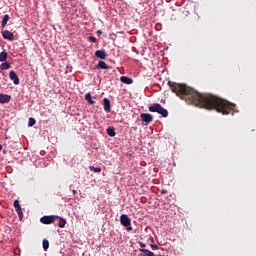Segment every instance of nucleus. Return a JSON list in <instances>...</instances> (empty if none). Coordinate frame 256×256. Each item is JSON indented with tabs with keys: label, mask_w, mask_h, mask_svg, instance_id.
I'll list each match as a JSON object with an SVG mask.
<instances>
[{
	"label": "nucleus",
	"mask_w": 256,
	"mask_h": 256,
	"mask_svg": "<svg viewBox=\"0 0 256 256\" xmlns=\"http://www.w3.org/2000/svg\"><path fill=\"white\" fill-rule=\"evenodd\" d=\"M168 85L171 91L176 93V95L187 104H192L195 107L207 110H215L217 113L222 115L234 114L233 107H235V105L229 103V101L224 100L223 98L217 97V95L210 93L202 94L194 91L193 88L187 85L173 81H169Z\"/></svg>",
	"instance_id": "f257e3e1"
},
{
	"label": "nucleus",
	"mask_w": 256,
	"mask_h": 256,
	"mask_svg": "<svg viewBox=\"0 0 256 256\" xmlns=\"http://www.w3.org/2000/svg\"><path fill=\"white\" fill-rule=\"evenodd\" d=\"M148 110L151 113H158L162 117H167L168 116L167 109H164V107L161 104H159V103H156V104H153L152 106H149Z\"/></svg>",
	"instance_id": "f03ea898"
},
{
	"label": "nucleus",
	"mask_w": 256,
	"mask_h": 256,
	"mask_svg": "<svg viewBox=\"0 0 256 256\" xmlns=\"http://www.w3.org/2000/svg\"><path fill=\"white\" fill-rule=\"evenodd\" d=\"M120 222L124 227H127L128 231H132V227H129V226H131L132 222L127 214H122L120 216Z\"/></svg>",
	"instance_id": "7ed1b4c3"
},
{
	"label": "nucleus",
	"mask_w": 256,
	"mask_h": 256,
	"mask_svg": "<svg viewBox=\"0 0 256 256\" xmlns=\"http://www.w3.org/2000/svg\"><path fill=\"white\" fill-rule=\"evenodd\" d=\"M56 218H59V216L57 215L42 216V218L40 219V222L45 225H50L55 222Z\"/></svg>",
	"instance_id": "20e7f679"
},
{
	"label": "nucleus",
	"mask_w": 256,
	"mask_h": 256,
	"mask_svg": "<svg viewBox=\"0 0 256 256\" xmlns=\"http://www.w3.org/2000/svg\"><path fill=\"white\" fill-rule=\"evenodd\" d=\"M140 118L144 122L145 126L153 122V115H151V113H141Z\"/></svg>",
	"instance_id": "39448f33"
},
{
	"label": "nucleus",
	"mask_w": 256,
	"mask_h": 256,
	"mask_svg": "<svg viewBox=\"0 0 256 256\" xmlns=\"http://www.w3.org/2000/svg\"><path fill=\"white\" fill-rule=\"evenodd\" d=\"M1 35L4 38V40L11 41V42L15 40L14 33L10 32L9 30L1 31Z\"/></svg>",
	"instance_id": "423d86ee"
},
{
	"label": "nucleus",
	"mask_w": 256,
	"mask_h": 256,
	"mask_svg": "<svg viewBox=\"0 0 256 256\" xmlns=\"http://www.w3.org/2000/svg\"><path fill=\"white\" fill-rule=\"evenodd\" d=\"M9 78L13 81L15 85L20 84L19 76L15 73V70H11V72L9 73Z\"/></svg>",
	"instance_id": "0eeeda50"
},
{
	"label": "nucleus",
	"mask_w": 256,
	"mask_h": 256,
	"mask_svg": "<svg viewBox=\"0 0 256 256\" xmlns=\"http://www.w3.org/2000/svg\"><path fill=\"white\" fill-rule=\"evenodd\" d=\"M95 56L98 57V59L106 60L107 59V52L106 50H96Z\"/></svg>",
	"instance_id": "6e6552de"
},
{
	"label": "nucleus",
	"mask_w": 256,
	"mask_h": 256,
	"mask_svg": "<svg viewBox=\"0 0 256 256\" xmlns=\"http://www.w3.org/2000/svg\"><path fill=\"white\" fill-rule=\"evenodd\" d=\"M103 105L106 113H111V101L108 98L103 99Z\"/></svg>",
	"instance_id": "1a4fd4ad"
},
{
	"label": "nucleus",
	"mask_w": 256,
	"mask_h": 256,
	"mask_svg": "<svg viewBox=\"0 0 256 256\" xmlns=\"http://www.w3.org/2000/svg\"><path fill=\"white\" fill-rule=\"evenodd\" d=\"M11 101V95L9 94H0V103L5 104Z\"/></svg>",
	"instance_id": "9d476101"
},
{
	"label": "nucleus",
	"mask_w": 256,
	"mask_h": 256,
	"mask_svg": "<svg viewBox=\"0 0 256 256\" xmlns=\"http://www.w3.org/2000/svg\"><path fill=\"white\" fill-rule=\"evenodd\" d=\"M9 19H10L9 14H6L3 16L2 21H1V28L5 29V26L9 22Z\"/></svg>",
	"instance_id": "9b49d317"
},
{
	"label": "nucleus",
	"mask_w": 256,
	"mask_h": 256,
	"mask_svg": "<svg viewBox=\"0 0 256 256\" xmlns=\"http://www.w3.org/2000/svg\"><path fill=\"white\" fill-rule=\"evenodd\" d=\"M120 81H121L122 83L128 84V85H130V84L133 83L132 78H129L128 76H121Z\"/></svg>",
	"instance_id": "f8f14e48"
},
{
	"label": "nucleus",
	"mask_w": 256,
	"mask_h": 256,
	"mask_svg": "<svg viewBox=\"0 0 256 256\" xmlns=\"http://www.w3.org/2000/svg\"><path fill=\"white\" fill-rule=\"evenodd\" d=\"M140 252L143 253V254H141V256H156L155 253H153L152 251H150L148 249H140Z\"/></svg>",
	"instance_id": "ddd939ff"
},
{
	"label": "nucleus",
	"mask_w": 256,
	"mask_h": 256,
	"mask_svg": "<svg viewBox=\"0 0 256 256\" xmlns=\"http://www.w3.org/2000/svg\"><path fill=\"white\" fill-rule=\"evenodd\" d=\"M97 69H109V66L104 61H99L96 66Z\"/></svg>",
	"instance_id": "4468645a"
},
{
	"label": "nucleus",
	"mask_w": 256,
	"mask_h": 256,
	"mask_svg": "<svg viewBox=\"0 0 256 256\" xmlns=\"http://www.w3.org/2000/svg\"><path fill=\"white\" fill-rule=\"evenodd\" d=\"M85 99L90 105H94L96 103V101L92 99L91 92H88L87 94H85Z\"/></svg>",
	"instance_id": "2eb2a0df"
},
{
	"label": "nucleus",
	"mask_w": 256,
	"mask_h": 256,
	"mask_svg": "<svg viewBox=\"0 0 256 256\" xmlns=\"http://www.w3.org/2000/svg\"><path fill=\"white\" fill-rule=\"evenodd\" d=\"M56 219H59L58 226H59L61 229H63V228L65 227L66 223H67L66 220L63 219V218H61L60 216H58V218H56Z\"/></svg>",
	"instance_id": "dca6fc26"
},
{
	"label": "nucleus",
	"mask_w": 256,
	"mask_h": 256,
	"mask_svg": "<svg viewBox=\"0 0 256 256\" xmlns=\"http://www.w3.org/2000/svg\"><path fill=\"white\" fill-rule=\"evenodd\" d=\"M8 53L6 51H2L0 53V62H5L7 60Z\"/></svg>",
	"instance_id": "f3484780"
},
{
	"label": "nucleus",
	"mask_w": 256,
	"mask_h": 256,
	"mask_svg": "<svg viewBox=\"0 0 256 256\" xmlns=\"http://www.w3.org/2000/svg\"><path fill=\"white\" fill-rule=\"evenodd\" d=\"M11 66H10V64L8 63V62H3V63H1V65H0V69H1V71H5L6 69H9Z\"/></svg>",
	"instance_id": "a211bd4d"
},
{
	"label": "nucleus",
	"mask_w": 256,
	"mask_h": 256,
	"mask_svg": "<svg viewBox=\"0 0 256 256\" xmlns=\"http://www.w3.org/2000/svg\"><path fill=\"white\" fill-rule=\"evenodd\" d=\"M107 134L109 135V137H115L116 136V131L114 128H108L107 129Z\"/></svg>",
	"instance_id": "6ab92c4d"
},
{
	"label": "nucleus",
	"mask_w": 256,
	"mask_h": 256,
	"mask_svg": "<svg viewBox=\"0 0 256 256\" xmlns=\"http://www.w3.org/2000/svg\"><path fill=\"white\" fill-rule=\"evenodd\" d=\"M42 245H43V249H44V250H48L49 247H50L49 240L44 239V240L42 241Z\"/></svg>",
	"instance_id": "aec40b11"
},
{
	"label": "nucleus",
	"mask_w": 256,
	"mask_h": 256,
	"mask_svg": "<svg viewBox=\"0 0 256 256\" xmlns=\"http://www.w3.org/2000/svg\"><path fill=\"white\" fill-rule=\"evenodd\" d=\"M35 123H36V119L35 118H29V120H28V126L29 127L35 126Z\"/></svg>",
	"instance_id": "412c9836"
},
{
	"label": "nucleus",
	"mask_w": 256,
	"mask_h": 256,
	"mask_svg": "<svg viewBox=\"0 0 256 256\" xmlns=\"http://www.w3.org/2000/svg\"><path fill=\"white\" fill-rule=\"evenodd\" d=\"M14 207L16 209V212L19 211L20 209H22L21 206H20V201L15 200L14 201Z\"/></svg>",
	"instance_id": "4be33fe9"
},
{
	"label": "nucleus",
	"mask_w": 256,
	"mask_h": 256,
	"mask_svg": "<svg viewBox=\"0 0 256 256\" xmlns=\"http://www.w3.org/2000/svg\"><path fill=\"white\" fill-rule=\"evenodd\" d=\"M90 171L101 172V167L89 166Z\"/></svg>",
	"instance_id": "5701e85b"
},
{
	"label": "nucleus",
	"mask_w": 256,
	"mask_h": 256,
	"mask_svg": "<svg viewBox=\"0 0 256 256\" xmlns=\"http://www.w3.org/2000/svg\"><path fill=\"white\" fill-rule=\"evenodd\" d=\"M16 213L18 214V217H19L20 220H22L24 218L22 208H20Z\"/></svg>",
	"instance_id": "b1692460"
},
{
	"label": "nucleus",
	"mask_w": 256,
	"mask_h": 256,
	"mask_svg": "<svg viewBox=\"0 0 256 256\" xmlns=\"http://www.w3.org/2000/svg\"><path fill=\"white\" fill-rule=\"evenodd\" d=\"M88 41L92 42V43H96L97 42V38L93 37V36H89L88 37Z\"/></svg>",
	"instance_id": "393cba45"
},
{
	"label": "nucleus",
	"mask_w": 256,
	"mask_h": 256,
	"mask_svg": "<svg viewBox=\"0 0 256 256\" xmlns=\"http://www.w3.org/2000/svg\"><path fill=\"white\" fill-rule=\"evenodd\" d=\"M151 248L153 249V250H158V246L157 245H151Z\"/></svg>",
	"instance_id": "a878e982"
},
{
	"label": "nucleus",
	"mask_w": 256,
	"mask_h": 256,
	"mask_svg": "<svg viewBox=\"0 0 256 256\" xmlns=\"http://www.w3.org/2000/svg\"><path fill=\"white\" fill-rule=\"evenodd\" d=\"M168 192H167V190L166 189H163L162 191H161V194L162 195H166Z\"/></svg>",
	"instance_id": "bb28decb"
},
{
	"label": "nucleus",
	"mask_w": 256,
	"mask_h": 256,
	"mask_svg": "<svg viewBox=\"0 0 256 256\" xmlns=\"http://www.w3.org/2000/svg\"><path fill=\"white\" fill-rule=\"evenodd\" d=\"M139 245H140L141 248H146V244H144L142 242H140Z\"/></svg>",
	"instance_id": "cd10ccee"
},
{
	"label": "nucleus",
	"mask_w": 256,
	"mask_h": 256,
	"mask_svg": "<svg viewBox=\"0 0 256 256\" xmlns=\"http://www.w3.org/2000/svg\"><path fill=\"white\" fill-rule=\"evenodd\" d=\"M97 34H98V35H102V31H101V30H98V31H97Z\"/></svg>",
	"instance_id": "c85d7f7f"
},
{
	"label": "nucleus",
	"mask_w": 256,
	"mask_h": 256,
	"mask_svg": "<svg viewBox=\"0 0 256 256\" xmlns=\"http://www.w3.org/2000/svg\"><path fill=\"white\" fill-rule=\"evenodd\" d=\"M72 194H73V195H76V194H77V191H76V190H72Z\"/></svg>",
	"instance_id": "c756f323"
},
{
	"label": "nucleus",
	"mask_w": 256,
	"mask_h": 256,
	"mask_svg": "<svg viewBox=\"0 0 256 256\" xmlns=\"http://www.w3.org/2000/svg\"><path fill=\"white\" fill-rule=\"evenodd\" d=\"M2 149H3V146H2V144H0V152H1Z\"/></svg>",
	"instance_id": "7c9ffc66"
},
{
	"label": "nucleus",
	"mask_w": 256,
	"mask_h": 256,
	"mask_svg": "<svg viewBox=\"0 0 256 256\" xmlns=\"http://www.w3.org/2000/svg\"><path fill=\"white\" fill-rule=\"evenodd\" d=\"M3 153L6 154L7 153L6 150H3Z\"/></svg>",
	"instance_id": "2f4dec72"
},
{
	"label": "nucleus",
	"mask_w": 256,
	"mask_h": 256,
	"mask_svg": "<svg viewBox=\"0 0 256 256\" xmlns=\"http://www.w3.org/2000/svg\"><path fill=\"white\" fill-rule=\"evenodd\" d=\"M151 242H152V243L154 242V239H153V238H151Z\"/></svg>",
	"instance_id": "473e14b6"
},
{
	"label": "nucleus",
	"mask_w": 256,
	"mask_h": 256,
	"mask_svg": "<svg viewBox=\"0 0 256 256\" xmlns=\"http://www.w3.org/2000/svg\"><path fill=\"white\" fill-rule=\"evenodd\" d=\"M158 256H163V254H158Z\"/></svg>",
	"instance_id": "72a5a7b5"
}]
</instances>
